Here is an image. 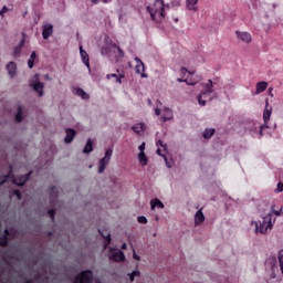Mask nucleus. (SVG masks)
<instances>
[{"label": "nucleus", "mask_w": 283, "mask_h": 283, "mask_svg": "<svg viewBox=\"0 0 283 283\" xmlns=\"http://www.w3.org/2000/svg\"><path fill=\"white\" fill-rule=\"evenodd\" d=\"M147 10L153 21H156L157 23H163V21H165V0H156L147 7Z\"/></svg>", "instance_id": "f257e3e1"}, {"label": "nucleus", "mask_w": 283, "mask_h": 283, "mask_svg": "<svg viewBox=\"0 0 283 283\" xmlns=\"http://www.w3.org/2000/svg\"><path fill=\"white\" fill-rule=\"evenodd\" d=\"M251 224H254L255 233L265 234L273 229V218H271V213H268L264 217H262V220H260L259 223L258 221H252Z\"/></svg>", "instance_id": "f03ea898"}, {"label": "nucleus", "mask_w": 283, "mask_h": 283, "mask_svg": "<svg viewBox=\"0 0 283 283\" xmlns=\"http://www.w3.org/2000/svg\"><path fill=\"white\" fill-rule=\"evenodd\" d=\"M273 114V107L269 105V99L265 101V107L263 111L264 124L261 126L260 136H264L263 129L269 128V120H271V115Z\"/></svg>", "instance_id": "7ed1b4c3"}, {"label": "nucleus", "mask_w": 283, "mask_h": 283, "mask_svg": "<svg viewBox=\"0 0 283 283\" xmlns=\"http://www.w3.org/2000/svg\"><path fill=\"white\" fill-rule=\"evenodd\" d=\"M157 154L158 156H161L166 163V167L168 169H171L174 167V161L167 160V144L163 143V140L157 142Z\"/></svg>", "instance_id": "20e7f679"}, {"label": "nucleus", "mask_w": 283, "mask_h": 283, "mask_svg": "<svg viewBox=\"0 0 283 283\" xmlns=\"http://www.w3.org/2000/svg\"><path fill=\"white\" fill-rule=\"evenodd\" d=\"M156 116H160L163 123H167V120H171L174 118V112L167 107L164 108H155Z\"/></svg>", "instance_id": "39448f33"}, {"label": "nucleus", "mask_w": 283, "mask_h": 283, "mask_svg": "<svg viewBox=\"0 0 283 283\" xmlns=\"http://www.w3.org/2000/svg\"><path fill=\"white\" fill-rule=\"evenodd\" d=\"M112 154H113L112 149H107L105 151L104 158H102L99 160L98 174H104L105 172V169H107V166L109 165V161L112 160Z\"/></svg>", "instance_id": "423d86ee"}, {"label": "nucleus", "mask_w": 283, "mask_h": 283, "mask_svg": "<svg viewBox=\"0 0 283 283\" xmlns=\"http://www.w3.org/2000/svg\"><path fill=\"white\" fill-rule=\"evenodd\" d=\"M108 258L113 262H125V253L116 248L108 249Z\"/></svg>", "instance_id": "0eeeda50"}, {"label": "nucleus", "mask_w": 283, "mask_h": 283, "mask_svg": "<svg viewBox=\"0 0 283 283\" xmlns=\"http://www.w3.org/2000/svg\"><path fill=\"white\" fill-rule=\"evenodd\" d=\"M32 87L34 92L39 94V96H43V87H45V84L39 80V74L33 76Z\"/></svg>", "instance_id": "6e6552de"}, {"label": "nucleus", "mask_w": 283, "mask_h": 283, "mask_svg": "<svg viewBox=\"0 0 283 283\" xmlns=\"http://www.w3.org/2000/svg\"><path fill=\"white\" fill-rule=\"evenodd\" d=\"M235 36L240 43L249 44L251 41H253V38L251 36V33L247 31H235Z\"/></svg>", "instance_id": "1a4fd4ad"}, {"label": "nucleus", "mask_w": 283, "mask_h": 283, "mask_svg": "<svg viewBox=\"0 0 283 283\" xmlns=\"http://www.w3.org/2000/svg\"><path fill=\"white\" fill-rule=\"evenodd\" d=\"M92 271L86 270L75 279L74 283H88L92 282Z\"/></svg>", "instance_id": "9d476101"}, {"label": "nucleus", "mask_w": 283, "mask_h": 283, "mask_svg": "<svg viewBox=\"0 0 283 283\" xmlns=\"http://www.w3.org/2000/svg\"><path fill=\"white\" fill-rule=\"evenodd\" d=\"M136 61V74H140L143 78H147V74H145V63L140 61V59L135 57Z\"/></svg>", "instance_id": "9b49d317"}, {"label": "nucleus", "mask_w": 283, "mask_h": 283, "mask_svg": "<svg viewBox=\"0 0 283 283\" xmlns=\"http://www.w3.org/2000/svg\"><path fill=\"white\" fill-rule=\"evenodd\" d=\"M205 223V212H202V209H199L195 213V227H202Z\"/></svg>", "instance_id": "f8f14e48"}, {"label": "nucleus", "mask_w": 283, "mask_h": 283, "mask_svg": "<svg viewBox=\"0 0 283 283\" xmlns=\"http://www.w3.org/2000/svg\"><path fill=\"white\" fill-rule=\"evenodd\" d=\"M198 1L200 0H186V8L190 12H198Z\"/></svg>", "instance_id": "ddd939ff"}, {"label": "nucleus", "mask_w": 283, "mask_h": 283, "mask_svg": "<svg viewBox=\"0 0 283 283\" xmlns=\"http://www.w3.org/2000/svg\"><path fill=\"white\" fill-rule=\"evenodd\" d=\"M54 33V25L52 24H45L42 30V36L43 39H48L51 34Z\"/></svg>", "instance_id": "4468645a"}, {"label": "nucleus", "mask_w": 283, "mask_h": 283, "mask_svg": "<svg viewBox=\"0 0 283 283\" xmlns=\"http://www.w3.org/2000/svg\"><path fill=\"white\" fill-rule=\"evenodd\" d=\"M7 70H8V74L10 76V78H14V76H17V63L10 62L7 65Z\"/></svg>", "instance_id": "2eb2a0df"}, {"label": "nucleus", "mask_w": 283, "mask_h": 283, "mask_svg": "<svg viewBox=\"0 0 283 283\" xmlns=\"http://www.w3.org/2000/svg\"><path fill=\"white\" fill-rule=\"evenodd\" d=\"M165 209V203H163V201H160V199L155 198L153 200H150V209L151 211H154L155 209Z\"/></svg>", "instance_id": "dca6fc26"}, {"label": "nucleus", "mask_w": 283, "mask_h": 283, "mask_svg": "<svg viewBox=\"0 0 283 283\" xmlns=\"http://www.w3.org/2000/svg\"><path fill=\"white\" fill-rule=\"evenodd\" d=\"M80 54H81L82 63H84L86 67H90V55H87V52L83 50V46H80Z\"/></svg>", "instance_id": "f3484780"}, {"label": "nucleus", "mask_w": 283, "mask_h": 283, "mask_svg": "<svg viewBox=\"0 0 283 283\" xmlns=\"http://www.w3.org/2000/svg\"><path fill=\"white\" fill-rule=\"evenodd\" d=\"M268 87H269V82H266V81L256 83L255 94H262V92H266Z\"/></svg>", "instance_id": "a211bd4d"}, {"label": "nucleus", "mask_w": 283, "mask_h": 283, "mask_svg": "<svg viewBox=\"0 0 283 283\" xmlns=\"http://www.w3.org/2000/svg\"><path fill=\"white\" fill-rule=\"evenodd\" d=\"M76 136V130L72 128L66 129V136L64 138L65 143L70 144L72 140H74V137Z\"/></svg>", "instance_id": "6ab92c4d"}, {"label": "nucleus", "mask_w": 283, "mask_h": 283, "mask_svg": "<svg viewBox=\"0 0 283 283\" xmlns=\"http://www.w3.org/2000/svg\"><path fill=\"white\" fill-rule=\"evenodd\" d=\"M137 158H138V163H139V165H142V167H147L149 159L147 158V155L145 153H138Z\"/></svg>", "instance_id": "aec40b11"}, {"label": "nucleus", "mask_w": 283, "mask_h": 283, "mask_svg": "<svg viewBox=\"0 0 283 283\" xmlns=\"http://www.w3.org/2000/svg\"><path fill=\"white\" fill-rule=\"evenodd\" d=\"M205 92L201 94H213V81L209 80L208 84H202Z\"/></svg>", "instance_id": "412c9836"}, {"label": "nucleus", "mask_w": 283, "mask_h": 283, "mask_svg": "<svg viewBox=\"0 0 283 283\" xmlns=\"http://www.w3.org/2000/svg\"><path fill=\"white\" fill-rule=\"evenodd\" d=\"M74 94L75 96H80V98H83L84 101H87L90 98V94L83 91V88H75Z\"/></svg>", "instance_id": "4be33fe9"}, {"label": "nucleus", "mask_w": 283, "mask_h": 283, "mask_svg": "<svg viewBox=\"0 0 283 283\" xmlns=\"http://www.w3.org/2000/svg\"><path fill=\"white\" fill-rule=\"evenodd\" d=\"M133 132L135 134H143V132L146 129L145 123H138L132 127Z\"/></svg>", "instance_id": "5701e85b"}, {"label": "nucleus", "mask_w": 283, "mask_h": 283, "mask_svg": "<svg viewBox=\"0 0 283 283\" xmlns=\"http://www.w3.org/2000/svg\"><path fill=\"white\" fill-rule=\"evenodd\" d=\"M25 45V34H23V38L20 42V44L14 49L13 56H19L21 54V49Z\"/></svg>", "instance_id": "b1692460"}, {"label": "nucleus", "mask_w": 283, "mask_h": 283, "mask_svg": "<svg viewBox=\"0 0 283 283\" xmlns=\"http://www.w3.org/2000/svg\"><path fill=\"white\" fill-rule=\"evenodd\" d=\"M92 151H94V143H93L91 139H88V140L86 142V145H85V147H84L83 153H84V154H92Z\"/></svg>", "instance_id": "393cba45"}, {"label": "nucleus", "mask_w": 283, "mask_h": 283, "mask_svg": "<svg viewBox=\"0 0 283 283\" xmlns=\"http://www.w3.org/2000/svg\"><path fill=\"white\" fill-rule=\"evenodd\" d=\"M99 233L106 240L105 247H109V244L112 243V234L107 230H104V232L99 231Z\"/></svg>", "instance_id": "a878e982"}, {"label": "nucleus", "mask_w": 283, "mask_h": 283, "mask_svg": "<svg viewBox=\"0 0 283 283\" xmlns=\"http://www.w3.org/2000/svg\"><path fill=\"white\" fill-rule=\"evenodd\" d=\"M29 178H30V175H24L22 178H20L19 180H15L13 182L18 187H23L25 185V182H28Z\"/></svg>", "instance_id": "bb28decb"}, {"label": "nucleus", "mask_w": 283, "mask_h": 283, "mask_svg": "<svg viewBox=\"0 0 283 283\" xmlns=\"http://www.w3.org/2000/svg\"><path fill=\"white\" fill-rule=\"evenodd\" d=\"M34 61H36V52H32L31 56L28 61V65H29L30 70H32V67H34Z\"/></svg>", "instance_id": "cd10ccee"}, {"label": "nucleus", "mask_w": 283, "mask_h": 283, "mask_svg": "<svg viewBox=\"0 0 283 283\" xmlns=\"http://www.w3.org/2000/svg\"><path fill=\"white\" fill-rule=\"evenodd\" d=\"M216 134V128H207L203 132V137L205 138H211V136H213Z\"/></svg>", "instance_id": "c85d7f7f"}, {"label": "nucleus", "mask_w": 283, "mask_h": 283, "mask_svg": "<svg viewBox=\"0 0 283 283\" xmlns=\"http://www.w3.org/2000/svg\"><path fill=\"white\" fill-rule=\"evenodd\" d=\"M140 276V271L135 270L132 273H128V277L130 280V282H134V280H136V277Z\"/></svg>", "instance_id": "c756f323"}, {"label": "nucleus", "mask_w": 283, "mask_h": 283, "mask_svg": "<svg viewBox=\"0 0 283 283\" xmlns=\"http://www.w3.org/2000/svg\"><path fill=\"white\" fill-rule=\"evenodd\" d=\"M277 258H279V264H280L281 273L283 275V250H280Z\"/></svg>", "instance_id": "7c9ffc66"}, {"label": "nucleus", "mask_w": 283, "mask_h": 283, "mask_svg": "<svg viewBox=\"0 0 283 283\" xmlns=\"http://www.w3.org/2000/svg\"><path fill=\"white\" fill-rule=\"evenodd\" d=\"M282 211H283L282 207L279 210H275V206H272L271 212L269 213H271V216H273V213L274 216H282Z\"/></svg>", "instance_id": "2f4dec72"}, {"label": "nucleus", "mask_w": 283, "mask_h": 283, "mask_svg": "<svg viewBox=\"0 0 283 283\" xmlns=\"http://www.w3.org/2000/svg\"><path fill=\"white\" fill-rule=\"evenodd\" d=\"M177 81H178V83H187V85H191V86H193V85H196L198 82H189V78H185V80H182V78H177Z\"/></svg>", "instance_id": "473e14b6"}, {"label": "nucleus", "mask_w": 283, "mask_h": 283, "mask_svg": "<svg viewBox=\"0 0 283 283\" xmlns=\"http://www.w3.org/2000/svg\"><path fill=\"white\" fill-rule=\"evenodd\" d=\"M15 120L18 123H21L23 120V111H21V108H19L18 114L15 115Z\"/></svg>", "instance_id": "72a5a7b5"}, {"label": "nucleus", "mask_w": 283, "mask_h": 283, "mask_svg": "<svg viewBox=\"0 0 283 283\" xmlns=\"http://www.w3.org/2000/svg\"><path fill=\"white\" fill-rule=\"evenodd\" d=\"M10 8L3 6L2 9L0 10V17L3 19V17H6L7 12H10Z\"/></svg>", "instance_id": "f704fd0d"}, {"label": "nucleus", "mask_w": 283, "mask_h": 283, "mask_svg": "<svg viewBox=\"0 0 283 283\" xmlns=\"http://www.w3.org/2000/svg\"><path fill=\"white\" fill-rule=\"evenodd\" d=\"M106 78H116V82L117 83H123V81H120V77H118V75L117 74H108V75H106Z\"/></svg>", "instance_id": "c9c22d12"}, {"label": "nucleus", "mask_w": 283, "mask_h": 283, "mask_svg": "<svg viewBox=\"0 0 283 283\" xmlns=\"http://www.w3.org/2000/svg\"><path fill=\"white\" fill-rule=\"evenodd\" d=\"M137 220L140 222V224H147V217L145 216H139Z\"/></svg>", "instance_id": "e433bc0d"}, {"label": "nucleus", "mask_w": 283, "mask_h": 283, "mask_svg": "<svg viewBox=\"0 0 283 283\" xmlns=\"http://www.w3.org/2000/svg\"><path fill=\"white\" fill-rule=\"evenodd\" d=\"M198 103L199 105H201V107H205V105H207V102L202 99V93H200L198 97Z\"/></svg>", "instance_id": "4c0bfd02"}, {"label": "nucleus", "mask_w": 283, "mask_h": 283, "mask_svg": "<svg viewBox=\"0 0 283 283\" xmlns=\"http://www.w3.org/2000/svg\"><path fill=\"white\" fill-rule=\"evenodd\" d=\"M282 191H283V184L279 182L276 185L275 193H282Z\"/></svg>", "instance_id": "58836bf2"}, {"label": "nucleus", "mask_w": 283, "mask_h": 283, "mask_svg": "<svg viewBox=\"0 0 283 283\" xmlns=\"http://www.w3.org/2000/svg\"><path fill=\"white\" fill-rule=\"evenodd\" d=\"M182 76H187V74H189V76H191V72H189L186 67H181L180 70Z\"/></svg>", "instance_id": "ea45409f"}, {"label": "nucleus", "mask_w": 283, "mask_h": 283, "mask_svg": "<svg viewBox=\"0 0 283 283\" xmlns=\"http://www.w3.org/2000/svg\"><path fill=\"white\" fill-rule=\"evenodd\" d=\"M145 147H146V144L145 142H143L142 145L138 147L139 154H145Z\"/></svg>", "instance_id": "a19ab883"}, {"label": "nucleus", "mask_w": 283, "mask_h": 283, "mask_svg": "<svg viewBox=\"0 0 283 283\" xmlns=\"http://www.w3.org/2000/svg\"><path fill=\"white\" fill-rule=\"evenodd\" d=\"M133 258L134 260H137V262L140 261V255H138L136 251L133 252Z\"/></svg>", "instance_id": "79ce46f5"}, {"label": "nucleus", "mask_w": 283, "mask_h": 283, "mask_svg": "<svg viewBox=\"0 0 283 283\" xmlns=\"http://www.w3.org/2000/svg\"><path fill=\"white\" fill-rule=\"evenodd\" d=\"M14 196H17L18 200H21V192L19 190H15Z\"/></svg>", "instance_id": "37998d69"}, {"label": "nucleus", "mask_w": 283, "mask_h": 283, "mask_svg": "<svg viewBox=\"0 0 283 283\" xmlns=\"http://www.w3.org/2000/svg\"><path fill=\"white\" fill-rule=\"evenodd\" d=\"M49 216H50L52 219H54V210H50V211H49Z\"/></svg>", "instance_id": "c03bdc74"}, {"label": "nucleus", "mask_w": 283, "mask_h": 283, "mask_svg": "<svg viewBox=\"0 0 283 283\" xmlns=\"http://www.w3.org/2000/svg\"><path fill=\"white\" fill-rule=\"evenodd\" d=\"M44 78H46V81H52V78L50 77V74L44 75Z\"/></svg>", "instance_id": "a18cd8bd"}, {"label": "nucleus", "mask_w": 283, "mask_h": 283, "mask_svg": "<svg viewBox=\"0 0 283 283\" xmlns=\"http://www.w3.org/2000/svg\"><path fill=\"white\" fill-rule=\"evenodd\" d=\"M1 244L2 245L8 244V239H4V241H1Z\"/></svg>", "instance_id": "49530a36"}, {"label": "nucleus", "mask_w": 283, "mask_h": 283, "mask_svg": "<svg viewBox=\"0 0 283 283\" xmlns=\"http://www.w3.org/2000/svg\"><path fill=\"white\" fill-rule=\"evenodd\" d=\"M122 249H127V243H123Z\"/></svg>", "instance_id": "de8ad7c7"}, {"label": "nucleus", "mask_w": 283, "mask_h": 283, "mask_svg": "<svg viewBox=\"0 0 283 283\" xmlns=\"http://www.w3.org/2000/svg\"><path fill=\"white\" fill-rule=\"evenodd\" d=\"M119 78H125V74H119Z\"/></svg>", "instance_id": "09e8293b"}, {"label": "nucleus", "mask_w": 283, "mask_h": 283, "mask_svg": "<svg viewBox=\"0 0 283 283\" xmlns=\"http://www.w3.org/2000/svg\"><path fill=\"white\" fill-rule=\"evenodd\" d=\"M174 22H175V23H178V18H174Z\"/></svg>", "instance_id": "8fccbe9b"}, {"label": "nucleus", "mask_w": 283, "mask_h": 283, "mask_svg": "<svg viewBox=\"0 0 283 283\" xmlns=\"http://www.w3.org/2000/svg\"><path fill=\"white\" fill-rule=\"evenodd\" d=\"M94 3H98V1H101V0H92Z\"/></svg>", "instance_id": "3c124183"}, {"label": "nucleus", "mask_w": 283, "mask_h": 283, "mask_svg": "<svg viewBox=\"0 0 283 283\" xmlns=\"http://www.w3.org/2000/svg\"><path fill=\"white\" fill-rule=\"evenodd\" d=\"M109 0H103V3H107Z\"/></svg>", "instance_id": "603ef678"}, {"label": "nucleus", "mask_w": 283, "mask_h": 283, "mask_svg": "<svg viewBox=\"0 0 283 283\" xmlns=\"http://www.w3.org/2000/svg\"><path fill=\"white\" fill-rule=\"evenodd\" d=\"M157 105H163L160 102H157Z\"/></svg>", "instance_id": "864d4df0"}, {"label": "nucleus", "mask_w": 283, "mask_h": 283, "mask_svg": "<svg viewBox=\"0 0 283 283\" xmlns=\"http://www.w3.org/2000/svg\"><path fill=\"white\" fill-rule=\"evenodd\" d=\"M4 181H1L0 185H3Z\"/></svg>", "instance_id": "5fc2aeb1"}]
</instances>
